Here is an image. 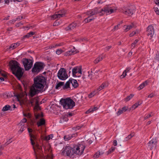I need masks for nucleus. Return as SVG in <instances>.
Instances as JSON below:
<instances>
[{
    "mask_svg": "<svg viewBox=\"0 0 159 159\" xmlns=\"http://www.w3.org/2000/svg\"><path fill=\"white\" fill-rule=\"evenodd\" d=\"M121 12L125 15L129 16H131L133 13L132 9L129 7L123 8L121 10Z\"/></svg>",
    "mask_w": 159,
    "mask_h": 159,
    "instance_id": "15",
    "label": "nucleus"
},
{
    "mask_svg": "<svg viewBox=\"0 0 159 159\" xmlns=\"http://www.w3.org/2000/svg\"><path fill=\"white\" fill-rule=\"evenodd\" d=\"M6 95V94L5 93L2 94H0V97L1 98H4V96Z\"/></svg>",
    "mask_w": 159,
    "mask_h": 159,
    "instance_id": "63",
    "label": "nucleus"
},
{
    "mask_svg": "<svg viewBox=\"0 0 159 159\" xmlns=\"http://www.w3.org/2000/svg\"><path fill=\"white\" fill-rule=\"evenodd\" d=\"M46 80L43 76H37L34 78V83L30 89V95L33 97L41 92L46 84Z\"/></svg>",
    "mask_w": 159,
    "mask_h": 159,
    "instance_id": "1",
    "label": "nucleus"
},
{
    "mask_svg": "<svg viewBox=\"0 0 159 159\" xmlns=\"http://www.w3.org/2000/svg\"><path fill=\"white\" fill-rule=\"evenodd\" d=\"M85 147L86 146L83 142L78 144L73 148L74 154L79 155H81L83 153Z\"/></svg>",
    "mask_w": 159,
    "mask_h": 159,
    "instance_id": "5",
    "label": "nucleus"
},
{
    "mask_svg": "<svg viewBox=\"0 0 159 159\" xmlns=\"http://www.w3.org/2000/svg\"><path fill=\"white\" fill-rule=\"evenodd\" d=\"M77 26V24L75 22H73L70 24L68 26L65 28L66 31H70L75 28Z\"/></svg>",
    "mask_w": 159,
    "mask_h": 159,
    "instance_id": "17",
    "label": "nucleus"
},
{
    "mask_svg": "<svg viewBox=\"0 0 159 159\" xmlns=\"http://www.w3.org/2000/svg\"><path fill=\"white\" fill-rule=\"evenodd\" d=\"M139 33L138 30H136L135 31L132 32L129 34L130 37H132L135 34H138Z\"/></svg>",
    "mask_w": 159,
    "mask_h": 159,
    "instance_id": "36",
    "label": "nucleus"
},
{
    "mask_svg": "<svg viewBox=\"0 0 159 159\" xmlns=\"http://www.w3.org/2000/svg\"><path fill=\"white\" fill-rule=\"evenodd\" d=\"M95 91H94L92 93H90L88 97L89 98H91L94 96V95H95Z\"/></svg>",
    "mask_w": 159,
    "mask_h": 159,
    "instance_id": "42",
    "label": "nucleus"
},
{
    "mask_svg": "<svg viewBox=\"0 0 159 159\" xmlns=\"http://www.w3.org/2000/svg\"><path fill=\"white\" fill-rule=\"evenodd\" d=\"M103 55H101L94 60L93 62L95 64L98 63V62L102 61L103 59Z\"/></svg>",
    "mask_w": 159,
    "mask_h": 159,
    "instance_id": "25",
    "label": "nucleus"
},
{
    "mask_svg": "<svg viewBox=\"0 0 159 159\" xmlns=\"http://www.w3.org/2000/svg\"><path fill=\"white\" fill-rule=\"evenodd\" d=\"M22 61L25 70H29L32 66L33 61L32 60L25 58L23 59Z\"/></svg>",
    "mask_w": 159,
    "mask_h": 159,
    "instance_id": "7",
    "label": "nucleus"
},
{
    "mask_svg": "<svg viewBox=\"0 0 159 159\" xmlns=\"http://www.w3.org/2000/svg\"><path fill=\"white\" fill-rule=\"evenodd\" d=\"M47 149L48 150H46L45 148V152H46V153H47L48 151L49 153H48V154H49L51 155L52 153V152H51L52 150L50 148H49V149Z\"/></svg>",
    "mask_w": 159,
    "mask_h": 159,
    "instance_id": "54",
    "label": "nucleus"
},
{
    "mask_svg": "<svg viewBox=\"0 0 159 159\" xmlns=\"http://www.w3.org/2000/svg\"><path fill=\"white\" fill-rule=\"evenodd\" d=\"M11 107L9 105H6L2 109V110L3 111H7L10 110Z\"/></svg>",
    "mask_w": 159,
    "mask_h": 159,
    "instance_id": "33",
    "label": "nucleus"
},
{
    "mask_svg": "<svg viewBox=\"0 0 159 159\" xmlns=\"http://www.w3.org/2000/svg\"><path fill=\"white\" fill-rule=\"evenodd\" d=\"M64 84V82H60L58 83L56 85L55 88L56 89H58L59 88L63 86Z\"/></svg>",
    "mask_w": 159,
    "mask_h": 159,
    "instance_id": "34",
    "label": "nucleus"
},
{
    "mask_svg": "<svg viewBox=\"0 0 159 159\" xmlns=\"http://www.w3.org/2000/svg\"><path fill=\"white\" fill-rule=\"evenodd\" d=\"M104 153L103 152L98 151L93 156V157L95 158H97L101 156Z\"/></svg>",
    "mask_w": 159,
    "mask_h": 159,
    "instance_id": "27",
    "label": "nucleus"
},
{
    "mask_svg": "<svg viewBox=\"0 0 159 159\" xmlns=\"http://www.w3.org/2000/svg\"><path fill=\"white\" fill-rule=\"evenodd\" d=\"M98 13H99L100 16L103 15V13H102L101 14V10H99V9L97 8H95L91 11L86 12L87 15H89L88 18H89L91 16L96 15Z\"/></svg>",
    "mask_w": 159,
    "mask_h": 159,
    "instance_id": "10",
    "label": "nucleus"
},
{
    "mask_svg": "<svg viewBox=\"0 0 159 159\" xmlns=\"http://www.w3.org/2000/svg\"><path fill=\"white\" fill-rule=\"evenodd\" d=\"M85 77H84V76H83L82 77H81V78H80V79H79L78 80V81H82V80H84L85 81Z\"/></svg>",
    "mask_w": 159,
    "mask_h": 159,
    "instance_id": "60",
    "label": "nucleus"
},
{
    "mask_svg": "<svg viewBox=\"0 0 159 159\" xmlns=\"http://www.w3.org/2000/svg\"><path fill=\"white\" fill-rule=\"evenodd\" d=\"M9 65L12 73L20 79L23 76L24 69L20 66V64L16 61H11Z\"/></svg>",
    "mask_w": 159,
    "mask_h": 159,
    "instance_id": "3",
    "label": "nucleus"
},
{
    "mask_svg": "<svg viewBox=\"0 0 159 159\" xmlns=\"http://www.w3.org/2000/svg\"><path fill=\"white\" fill-rule=\"evenodd\" d=\"M43 64L41 62H36L34 65L32 69V72L34 73H38L43 68Z\"/></svg>",
    "mask_w": 159,
    "mask_h": 159,
    "instance_id": "6",
    "label": "nucleus"
},
{
    "mask_svg": "<svg viewBox=\"0 0 159 159\" xmlns=\"http://www.w3.org/2000/svg\"><path fill=\"white\" fill-rule=\"evenodd\" d=\"M134 24L132 23L131 25H125L124 26V27L125 28L124 30V31L127 32L129 30H131L132 28L134 27Z\"/></svg>",
    "mask_w": 159,
    "mask_h": 159,
    "instance_id": "19",
    "label": "nucleus"
},
{
    "mask_svg": "<svg viewBox=\"0 0 159 159\" xmlns=\"http://www.w3.org/2000/svg\"><path fill=\"white\" fill-rule=\"evenodd\" d=\"M157 143L156 139L151 140L148 143V148L152 150L153 148H155L156 147Z\"/></svg>",
    "mask_w": 159,
    "mask_h": 159,
    "instance_id": "14",
    "label": "nucleus"
},
{
    "mask_svg": "<svg viewBox=\"0 0 159 159\" xmlns=\"http://www.w3.org/2000/svg\"><path fill=\"white\" fill-rule=\"evenodd\" d=\"M78 52L79 51L78 50H77V49H76L75 48L73 47L72 49H71L70 50L67 52V53L68 54V55H70L75 54Z\"/></svg>",
    "mask_w": 159,
    "mask_h": 159,
    "instance_id": "18",
    "label": "nucleus"
},
{
    "mask_svg": "<svg viewBox=\"0 0 159 159\" xmlns=\"http://www.w3.org/2000/svg\"><path fill=\"white\" fill-rule=\"evenodd\" d=\"M89 18H88V17L87 18V22H89L95 19L94 18H92L91 19H88Z\"/></svg>",
    "mask_w": 159,
    "mask_h": 159,
    "instance_id": "59",
    "label": "nucleus"
},
{
    "mask_svg": "<svg viewBox=\"0 0 159 159\" xmlns=\"http://www.w3.org/2000/svg\"><path fill=\"white\" fill-rule=\"evenodd\" d=\"M115 149V148L114 147H112L109 150V151L107 152V155H108L112 152H113Z\"/></svg>",
    "mask_w": 159,
    "mask_h": 159,
    "instance_id": "37",
    "label": "nucleus"
},
{
    "mask_svg": "<svg viewBox=\"0 0 159 159\" xmlns=\"http://www.w3.org/2000/svg\"><path fill=\"white\" fill-rule=\"evenodd\" d=\"M78 67H74L72 70V74L73 76H75V74L78 73Z\"/></svg>",
    "mask_w": 159,
    "mask_h": 159,
    "instance_id": "29",
    "label": "nucleus"
},
{
    "mask_svg": "<svg viewBox=\"0 0 159 159\" xmlns=\"http://www.w3.org/2000/svg\"><path fill=\"white\" fill-rule=\"evenodd\" d=\"M133 136V135H132L131 134L129 135L124 139V141H126L128 140H129L131 139Z\"/></svg>",
    "mask_w": 159,
    "mask_h": 159,
    "instance_id": "38",
    "label": "nucleus"
},
{
    "mask_svg": "<svg viewBox=\"0 0 159 159\" xmlns=\"http://www.w3.org/2000/svg\"><path fill=\"white\" fill-rule=\"evenodd\" d=\"M126 73H126V72H125V71H124L122 75H121V77H122V78H124V77H125V76L126 75Z\"/></svg>",
    "mask_w": 159,
    "mask_h": 159,
    "instance_id": "55",
    "label": "nucleus"
},
{
    "mask_svg": "<svg viewBox=\"0 0 159 159\" xmlns=\"http://www.w3.org/2000/svg\"><path fill=\"white\" fill-rule=\"evenodd\" d=\"M73 148L70 146H66L63 148L62 153L64 155L70 156L74 154Z\"/></svg>",
    "mask_w": 159,
    "mask_h": 159,
    "instance_id": "9",
    "label": "nucleus"
},
{
    "mask_svg": "<svg viewBox=\"0 0 159 159\" xmlns=\"http://www.w3.org/2000/svg\"><path fill=\"white\" fill-rule=\"evenodd\" d=\"M82 126H77L76 127H73V130H77V129H80L81 127H82Z\"/></svg>",
    "mask_w": 159,
    "mask_h": 159,
    "instance_id": "51",
    "label": "nucleus"
},
{
    "mask_svg": "<svg viewBox=\"0 0 159 159\" xmlns=\"http://www.w3.org/2000/svg\"><path fill=\"white\" fill-rule=\"evenodd\" d=\"M0 74L3 77H5L6 76V75L4 73V72L2 70L1 72H0Z\"/></svg>",
    "mask_w": 159,
    "mask_h": 159,
    "instance_id": "52",
    "label": "nucleus"
},
{
    "mask_svg": "<svg viewBox=\"0 0 159 159\" xmlns=\"http://www.w3.org/2000/svg\"><path fill=\"white\" fill-rule=\"evenodd\" d=\"M130 69L129 67L127 68L126 69L124 70L125 72H126V73H127V72H128Z\"/></svg>",
    "mask_w": 159,
    "mask_h": 159,
    "instance_id": "64",
    "label": "nucleus"
},
{
    "mask_svg": "<svg viewBox=\"0 0 159 159\" xmlns=\"http://www.w3.org/2000/svg\"><path fill=\"white\" fill-rule=\"evenodd\" d=\"M120 25V24H118L117 25L115 26L114 28L112 30L113 31H115V30H118L119 29V26Z\"/></svg>",
    "mask_w": 159,
    "mask_h": 159,
    "instance_id": "44",
    "label": "nucleus"
},
{
    "mask_svg": "<svg viewBox=\"0 0 159 159\" xmlns=\"http://www.w3.org/2000/svg\"><path fill=\"white\" fill-rule=\"evenodd\" d=\"M62 52V51L61 49H58L56 51V53L58 55L61 54Z\"/></svg>",
    "mask_w": 159,
    "mask_h": 159,
    "instance_id": "47",
    "label": "nucleus"
},
{
    "mask_svg": "<svg viewBox=\"0 0 159 159\" xmlns=\"http://www.w3.org/2000/svg\"><path fill=\"white\" fill-rule=\"evenodd\" d=\"M141 103V102H138L133 105L131 107V108L132 109L134 110L137 107L139 106L140 105Z\"/></svg>",
    "mask_w": 159,
    "mask_h": 159,
    "instance_id": "30",
    "label": "nucleus"
},
{
    "mask_svg": "<svg viewBox=\"0 0 159 159\" xmlns=\"http://www.w3.org/2000/svg\"><path fill=\"white\" fill-rule=\"evenodd\" d=\"M66 13V11L64 10L59 11L56 12L55 15L52 16V18L54 19L56 18L59 19L65 16Z\"/></svg>",
    "mask_w": 159,
    "mask_h": 159,
    "instance_id": "12",
    "label": "nucleus"
},
{
    "mask_svg": "<svg viewBox=\"0 0 159 159\" xmlns=\"http://www.w3.org/2000/svg\"><path fill=\"white\" fill-rule=\"evenodd\" d=\"M78 73L81 74H82V71H81V67H78Z\"/></svg>",
    "mask_w": 159,
    "mask_h": 159,
    "instance_id": "53",
    "label": "nucleus"
},
{
    "mask_svg": "<svg viewBox=\"0 0 159 159\" xmlns=\"http://www.w3.org/2000/svg\"><path fill=\"white\" fill-rule=\"evenodd\" d=\"M154 11L158 15L159 14V10H158V8L157 7H154L153 8Z\"/></svg>",
    "mask_w": 159,
    "mask_h": 159,
    "instance_id": "45",
    "label": "nucleus"
},
{
    "mask_svg": "<svg viewBox=\"0 0 159 159\" xmlns=\"http://www.w3.org/2000/svg\"><path fill=\"white\" fill-rule=\"evenodd\" d=\"M25 128V127L24 126H21L20 130L18 131V133L20 134H21Z\"/></svg>",
    "mask_w": 159,
    "mask_h": 159,
    "instance_id": "40",
    "label": "nucleus"
},
{
    "mask_svg": "<svg viewBox=\"0 0 159 159\" xmlns=\"http://www.w3.org/2000/svg\"><path fill=\"white\" fill-rule=\"evenodd\" d=\"M57 76L61 80H65L68 78V75L66 72V70L64 68H61L59 70Z\"/></svg>",
    "mask_w": 159,
    "mask_h": 159,
    "instance_id": "8",
    "label": "nucleus"
},
{
    "mask_svg": "<svg viewBox=\"0 0 159 159\" xmlns=\"http://www.w3.org/2000/svg\"><path fill=\"white\" fill-rule=\"evenodd\" d=\"M35 33L33 32H30V33H28L26 35L24 36V38H29L31 37V36L34 35Z\"/></svg>",
    "mask_w": 159,
    "mask_h": 159,
    "instance_id": "32",
    "label": "nucleus"
},
{
    "mask_svg": "<svg viewBox=\"0 0 159 159\" xmlns=\"http://www.w3.org/2000/svg\"><path fill=\"white\" fill-rule=\"evenodd\" d=\"M111 46H109L106 47V49L107 51H108L111 48Z\"/></svg>",
    "mask_w": 159,
    "mask_h": 159,
    "instance_id": "62",
    "label": "nucleus"
},
{
    "mask_svg": "<svg viewBox=\"0 0 159 159\" xmlns=\"http://www.w3.org/2000/svg\"><path fill=\"white\" fill-rule=\"evenodd\" d=\"M93 112V110H92V109H91V108L86 112V113L88 114V113H89L91 112Z\"/></svg>",
    "mask_w": 159,
    "mask_h": 159,
    "instance_id": "57",
    "label": "nucleus"
},
{
    "mask_svg": "<svg viewBox=\"0 0 159 159\" xmlns=\"http://www.w3.org/2000/svg\"><path fill=\"white\" fill-rule=\"evenodd\" d=\"M45 120L43 119H41L37 123V125L38 127L44 125L45 124Z\"/></svg>",
    "mask_w": 159,
    "mask_h": 159,
    "instance_id": "26",
    "label": "nucleus"
},
{
    "mask_svg": "<svg viewBox=\"0 0 159 159\" xmlns=\"http://www.w3.org/2000/svg\"><path fill=\"white\" fill-rule=\"evenodd\" d=\"M11 139H9L5 143V144L7 146L10 143L12 142V141H11Z\"/></svg>",
    "mask_w": 159,
    "mask_h": 159,
    "instance_id": "56",
    "label": "nucleus"
},
{
    "mask_svg": "<svg viewBox=\"0 0 159 159\" xmlns=\"http://www.w3.org/2000/svg\"><path fill=\"white\" fill-rule=\"evenodd\" d=\"M68 117L67 116H66V114L65 115L62 116V118L63 119V120L65 121H67L68 120Z\"/></svg>",
    "mask_w": 159,
    "mask_h": 159,
    "instance_id": "39",
    "label": "nucleus"
},
{
    "mask_svg": "<svg viewBox=\"0 0 159 159\" xmlns=\"http://www.w3.org/2000/svg\"><path fill=\"white\" fill-rule=\"evenodd\" d=\"M77 135V134H72L70 136V135H66L65 136L64 138V139L66 141H68L69 140L71 139L72 138H73V137H75V136H76Z\"/></svg>",
    "mask_w": 159,
    "mask_h": 159,
    "instance_id": "24",
    "label": "nucleus"
},
{
    "mask_svg": "<svg viewBox=\"0 0 159 159\" xmlns=\"http://www.w3.org/2000/svg\"><path fill=\"white\" fill-rule=\"evenodd\" d=\"M34 109L36 110H40V107H39V103H38L35 105L34 107Z\"/></svg>",
    "mask_w": 159,
    "mask_h": 159,
    "instance_id": "43",
    "label": "nucleus"
},
{
    "mask_svg": "<svg viewBox=\"0 0 159 159\" xmlns=\"http://www.w3.org/2000/svg\"><path fill=\"white\" fill-rule=\"evenodd\" d=\"M116 10L112 9L109 6L107 5L101 10V13H103V14L106 13L107 15L110 14L115 11Z\"/></svg>",
    "mask_w": 159,
    "mask_h": 159,
    "instance_id": "11",
    "label": "nucleus"
},
{
    "mask_svg": "<svg viewBox=\"0 0 159 159\" xmlns=\"http://www.w3.org/2000/svg\"><path fill=\"white\" fill-rule=\"evenodd\" d=\"M30 102L32 106H33L34 104H36L39 102L38 98H31Z\"/></svg>",
    "mask_w": 159,
    "mask_h": 159,
    "instance_id": "21",
    "label": "nucleus"
},
{
    "mask_svg": "<svg viewBox=\"0 0 159 159\" xmlns=\"http://www.w3.org/2000/svg\"><path fill=\"white\" fill-rule=\"evenodd\" d=\"M23 123H24L25 122H26L27 121V120L25 118H24L21 121Z\"/></svg>",
    "mask_w": 159,
    "mask_h": 159,
    "instance_id": "61",
    "label": "nucleus"
},
{
    "mask_svg": "<svg viewBox=\"0 0 159 159\" xmlns=\"http://www.w3.org/2000/svg\"><path fill=\"white\" fill-rule=\"evenodd\" d=\"M66 116H67L68 117H70L74 115V114L72 113L68 112L66 114Z\"/></svg>",
    "mask_w": 159,
    "mask_h": 159,
    "instance_id": "49",
    "label": "nucleus"
},
{
    "mask_svg": "<svg viewBox=\"0 0 159 159\" xmlns=\"http://www.w3.org/2000/svg\"><path fill=\"white\" fill-rule=\"evenodd\" d=\"M151 117V115L149 114L147 116H145L144 117V119L145 120H146V119H148V118H150Z\"/></svg>",
    "mask_w": 159,
    "mask_h": 159,
    "instance_id": "58",
    "label": "nucleus"
},
{
    "mask_svg": "<svg viewBox=\"0 0 159 159\" xmlns=\"http://www.w3.org/2000/svg\"><path fill=\"white\" fill-rule=\"evenodd\" d=\"M19 43H16L11 44L10 46L7 47V48L6 49L5 51H10L12 50L17 47L19 46Z\"/></svg>",
    "mask_w": 159,
    "mask_h": 159,
    "instance_id": "16",
    "label": "nucleus"
},
{
    "mask_svg": "<svg viewBox=\"0 0 159 159\" xmlns=\"http://www.w3.org/2000/svg\"><path fill=\"white\" fill-rule=\"evenodd\" d=\"M28 130L30 137L31 143L33 146V149L36 159H38V155L42 151L41 146L38 143L37 137L34 135V131L29 128H28Z\"/></svg>",
    "mask_w": 159,
    "mask_h": 159,
    "instance_id": "2",
    "label": "nucleus"
},
{
    "mask_svg": "<svg viewBox=\"0 0 159 159\" xmlns=\"http://www.w3.org/2000/svg\"><path fill=\"white\" fill-rule=\"evenodd\" d=\"M134 94H130V95L127 96L125 98L124 100L126 102H127L130 100L134 97Z\"/></svg>",
    "mask_w": 159,
    "mask_h": 159,
    "instance_id": "31",
    "label": "nucleus"
},
{
    "mask_svg": "<svg viewBox=\"0 0 159 159\" xmlns=\"http://www.w3.org/2000/svg\"><path fill=\"white\" fill-rule=\"evenodd\" d=\"M138 40H135L134 43H132L131 44V46L132 47H133V48H134L135 47V46L136 45V44L138 42Z\"/></svg>",
    "mask_w": 159,
    "mask_h": 159,
    "instance_id": "46",
    "label": "nucleus"
},
{
    "mask_svg": "<svg viewBox=\"0 0 159 159\" xmlns=\"http://www.w3.org/2000/svg\"><path fill=\"white\" fill-rule=\"evenodd\" d=\"M70 80H69V81L66 83L65 85L63 86V89H66L68 88H70Z\"/></svg>",
    "mask_w": 159,
    "mask_h": 159,
    "instance_id": "28",
    "label": "nucleus"
},
{
    "mask_svg": "<svg viewBox=\"0 0 159 159\" xmlns=\"http://www.w3.org/2000/svg\"><path fill=\"white\" fill-rule=\"evenodd\" d=\"M128 109V107H124L122 108V110L123 112L126 111Z\"/></svg>",
    "mask_w": 159,
    "mask_h": 159,
    "instance_id": "50",
    "label": "nucleus"
},
{
    "mask_svg": "<svg viewBox=\"0 0 159 159\" xmlns=\"http://www.w3.org/2000/svg\"><path fill=\"white\" fill-rule=\"evenodd\" d=\"M108 86V84L107 82L103 83L97 89V90L98 91L101 90L102 89L107 87Z\"/></svg>",
    "mask_w": 159,
    "mask_h": 159,
    "instance_id": "22",
    "label": "nucleus"
},
{
    "mask_svg": "<svg viewBox=\"0 0 159 159\" xmlns=\"http://www.w3.org/2000/svg\"><path fill=\"white\" fill-rule=\"evenodd\" d=\"M53 137V134H50L47 136H46L45 137V139L47 140H48L50 139H52Z\"/></svg>",
    "mask_w": 159,
    "mask_h": 159,
    "instance_id": "41",
    "label": "nucleus"
},
{
    "mask_svg": "<svg viewBox=\"0 0 159 159\" xmlns=\"http://www.w3.org/2000/svg\"><path fill=\"white\" fill-rule=\"evenodd\" d=\"M149 81L148 80H146L144 82L141 84L140 86L138 88L139 90H140L143 89L145 86L147 85Z\"/></svg>",
    "mask_w": 159,
    "mask_h": 159,
    "instance_id": "23",
    "label": "nucleus"
},
{
    "mask_svg": "<svg viewBox=\"0 0 159 159\" xmlns=\"http://www.w3.org/2000/svg\"><path fill=\"white\" fill-rule=\"evenodd\" d=\"M123 112L122 111L121 109H119V111H118L117 112V114L118 116H119L122 113H123Z\"/></svg>",
    "mask_w": 159,
    "mask_h": 159,
    "instance_id": "48",
    "label": "nucleus"
},
{
    "mask_svg": "<svg viewBox=\"0 0 159 159\" xmlns=\"http://www.w3.org/2000/svg\"><path fill=\"white\" fill-rule=\"evenodd\" d=\"M88 76L89 78L91 80H93V72L92 71H91L90 72L89 71H88Z\"/></svg>",
    "mask_w": 159,
    "mask_h": 159,
    "instance_id": "35",
    "label": "nucleus"
},
{
    "mask_svg": "<svg viewBox=\"0 0 159 159\" xmlns=\"http://www.w3.org/2000/svg\"><path fill=\"white\" fill-rule=\"evenodd\" d=\"M60 102L64 108L67 109H72L75 105V102L70 98L61 99Z\"/></svg>",
    "mask_w": 159,
    "mask_h": 159,
    "instance_id": "4",
    "label": "nucleus"
},
{
    "mask_svg": "<svg viewBox=\"0 0 159 159\" xmlns=\"http://www.w3.org/2000/svg\"><path fill=\"white\" fill-rule=\"evenodd\" d=\"M70 83L72 84L74 88H76L78 86V84L76 80L70 79Z\"/></svg>",
    "mask_w": 159,
    "mask_h": 159,
    "instance_id": "20",
    "label": "nucleus"
},
{
    "mask_svg": "<svg viewBox=\"0 0 159 159\" xmlns=\"http://www.w3.org/2000/svg\"><path fill=\"white\" fill-rule=\"evenodd\" d=\"M147 32L148 36L150 38V39H151L154 33L153 26L152 25L148 26L147 28Z\"/></svg>",
    "mask_w": 159,
    "mask_h": 159,
    "instance_id": "13",
    "label": "nucleus"
}]
</instances>
